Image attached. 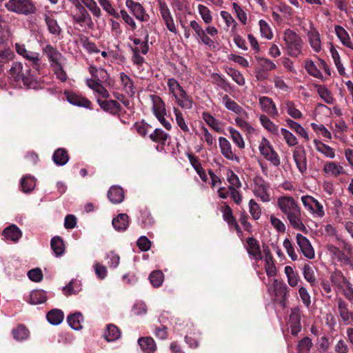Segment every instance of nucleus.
<instances>
[{
  "label": "nucleus",
  "mask_w": 353,
  "mask_h": 353,
  "mask_svg": "<svg viewBox=\"0 0 353 353\" xmlns=\"http://www.w3.org/2000/svg\"><path fill=\"white\" fill-rule=\"evenodd\" d=\"M277 207L286 216L292 228L301 232L307 231L303 221V212L294 197L288 195L278 197Z\"/></svg>",
  "instance_id": "1"
},
{
  "label": "nucleus",
  "mask_w": 353,
  "mask_h": 353,
  "mask_svg": "<svg viewBox=\"0 0 353 353\" xmlns=\"http://www.w3.org/2000/svg\"><path fill=\"white\" fill-rule=\"evenodd\" d=\"M43 54L47 57L49 63L52 68L57 78L61 81H66L68 75L63 68V56L50 44L46 45L42 49Z\"/></svg>",
  "instance_id": "2"
},
{
  "label": "nucleus",
  "mask_w": 353,
  "mask_h": 353,
  "mask_svg": "<svg viewBox=\"0 0 353 353\" xmlns=\"http://www.w3.org/2000/svg\"><path fill=\"white\" fill-rule=\"evenodd\" d=\"M283 40L285 42L284 49L288 56L296 58L303 54L304 41L296 32L290 29L285 30Z\"/></svg>",
  "instance_id": "3"
},
{
  "label": "nucleus",
  "mask_w": 353,
  "mask_h": 353,
  "mask_svg": "<svg viewBox=\"0 0 353 353\" xmlns=\"http://www.w3.org/2000/svg\"><path fill=\"white\" fill-rule=\"evenodd\" d=\"M5 7L10 12L26 16L34 14L37 11L32 0H8Z\"/></svg>",
  "instance_id": "4"
},
{
  "label": "nucleus",
  "mask_w": 353,
  "mask_h": 353,
  "mask_svg": "<svg viewBox=\"0 0 353 353\" xmlns=\"http://www.w3.org/2000/svg\"><path fill=\"white\" fill-rule=\"evenodd\" d=\"M17 53L28 61L33 69L39 71L41 68L42 57L39 52L28 50L24 43H16Z\"/></svg>",
  "instance_id": "5"
},
{
  "label": "nucleus",
  "mask_w": 353,
  "mask_h": 353,
  "mask_svg": "<svg viewBox=\"0 0 353 353\" xmlns=\"http://www.w3.org/2000/svg\"><path fill=\"white\" fill-rule=\"evenodd\" d=\"M9 75L15 81H21L24 85H28L32 79L31 70L29 68L24 70L23 63L19 61L12 63L9 70Z\"/></svg>",
  "instance_id": "6"
},
{
  "label": "nucleus",
  "mask_w": 353,
  "mask_h": 353,
  "mask_svg": "<svg viewBox=\"0 0 353 353\" xmlns=\"http://www.w3.org/2000/svg\"><path fill=\"white\" fill-rule=\"evenodd\" d=\"M259 150L261 154L273 165L279 166L281 164L280 157L278 153L274 150L270 141L265 137H262Z\"/></svg>",
  "instance_id": "7"
},
{
  "label": "nucleus",
  "mask_w": 353,
  "mask_h": 353,
  "mask_svg": "<svg viewBox=\"0 0 353 353\" xmlns=\"http://www.w3.org/2000/svg\"><path fill=\"white\" fill-rule=\"evenodd\" d=\"M301 200L304 208L314 218L321 219L325 216L323 205L313 196L303 195Z\"/></svg>",
  "instance_id": "8"
},
{
  "label": "nucleus",
  "mask_w": 353,
  "mask_h": 353,
  "mask_svg": "<svg viewBox=\"0 0 353 353\" xmlns=\"http://www.w3.org/2000/svg\"><path fill=\"white\" fill-rule=\"evenodd\" d=\"M252 191L254 196L259 198L262 202L268 203L270 201V185L261 177L255 178Z\"/></svg>",
  "instance_id": "9"
},
{
  "label": "nucleus",
  "mask_w": 353,
  "mask_h": 353,
  "mask_svg": "<svg viewBox=\"0 0 353 353\" xmlns=\"http://www.w3.org/2000/svg\"><path fill=\"white\" fill-rule=\"evenodd\" d=\"M159 10L161 16L168 30L172 33L176 34L177 30L170 12V10L164 0L159 1Z\"/></svg>",
  "instance_id": "10"
},
{
  "label": "nucleus",
  "mask_w": 353,
  "mask_h": 353,
  "mask_svg": "<svg viewBox=\"0 0 353 353\" xmlns=\"http://www.w3.org/2000/svg\"><path fill=\"white\" fill-rule=\"evenodd\" d=\"M219 145L221 154L228 160L239 163V157L232 150L230 141L225 137H221L219 139Z\"/></svg>",
  "instance_id": "11"
},
{
  "label": "nucleus",
  "mask_w": 353,
  "mask_h": 353,
  "mask_svg": "<svg viewBox=\"0 0 353 353\" xmlns=\"http://www.w3.org/2000/svg\"><path fill=\"white\" fill-rule=\"evenodd\" d=\"M296 243L305 257L312 259L314 258V250L312 248L310 241L301 234H297L296 236Z\"/></svg>",
  "instance_id": "12"
},
{
  "label": "nucleus",
  "mask_w": 353,
  "mask_h": 353,
  "mask_svg": "<svg viewBox=\"0 0 353 353\" xmlns=\"http://www.w3.org/2000/svg\"><path fill=\"white\" fill-rule=\"evenodd\" d=\"M327 253L334 260H336L344 265H352V261L349 256H347L343 251L339 248L332 244L326 245Z\"/></svg>",
  "instance_id": "13"
},
{
  "label": "nucleus",
  "mask_w": 353,
  "mask_h": 353,
  "mask_svg": "<svg viewBox=\"0 0 353 353\" xmlns=\"http://www.w3.org/2000/svg\"><path fill=\"white\" fill-rule=\"evenodd\" d=\"M259 103L261 110L268 115H270L272 117L279 116L276 105L271 98L265 96L259 97Z\"/></svg>",
  "instance_id": "14"
},
{
  "label": "nucleus",
  "mask_w": 353,
  "mask_h": 353,
  "mask_svg": "<svg viewBox=\"0 0 353 353\" xmlns=\"http://www.w3.org/2000/svg\"><path fill=\"white\" fill-rule=\"evenodd\" d=\"M190 27L194 32L195 37L202 43L210 47L214 45V41L206 34L205 32L196 21H190Z\"/></svg>",
  "instance_id": "15"
},
{
  "label": "nucleus",
  "mask_w": 353,
  "mask_h": 353,
  "mask_svg": "<svg viewBox=\"0 0 353 353\" xmlns=\"http://www.w3.org/2000/svg\"><path fill=\"white\" fill-rule=\"evenodd\" d=\"M246 250L252 259L258 261L262 259V253L259 241L253 238L249 237L246 240Z\"/></svg>",
  "instance_id": "16"
},
{
  "label": "nucleus",
  "mask_w": 353,
  "mask_h": 353,
  "mask_svg": "<svg viewBox=\"0 0 353 353\" xmlns=\"http://www.w3.org/2000/svg\"><path fill=\"white\" fill-rule=\"evenodd\" d=\"M301 313L299 308L294 307L291 309L288 323L292 335H297L301 330Z\"/></svg>",
  "instance_id": "17"
},
{
  "label": "nucleus",
  "mask_w": 353,
  "mask_h": 353,
  "mask_svg": "<svg viewBox=\"0 0 353 353\" xmlns=\"http://www.w3.org/2000/svg\"><path fill=\"white\" fill-rule=\"evenodd\" d=\"M307 38L310 46L312 50L316 53L321 52L323 48L321 37L319 32L316 29L312 28L307 32Z\"/></svg>",
  "instance_id": "18"
},
{
  "label": "nucleus",
  "mask_w": 353,
  "mask_h": 353,
  "mask_svg": "<svg viewBox=\"0 0 353 353\" xmlns=\"http://www.w3.org/2000/svg\"><path fill=\"white\" fill-rule=\"evenodd\" d=\"M293 159L299 171L303 174L307 171V158L305 151L302 147H297L293 151Z\"/></svg>",
  "instance_id": "19"
},
{
  "label": "nucleus",
  "mask_w": 353,
  "mask_h": 353,
  "mask_svg": "<svg viewBox=\"0 0 353 353\" xmlns=\"http://www.w3.org/2000/svg\"><path fill=\"white\" fill-rule=\"evenodd\" d=\"M88 71L92 78L86 79V80H92L97 83H108L109 74L105 69L101 67L96 68L90 65L88 68Z\"/></svg>",
  "instance_id": "20"
},
{
  "label": "nucleus",
  "mask_w": 353,
  "mask_h": 353,
  "mask_svg": "<svg viewBox=\"0 0 353 353\" xmlns=\"http://www.w3.org/2000/svg\"><path fill=\"white\" fill-rule=\"evenodd\" d=\"M77 9L79 13L73 16V21L81 26L87 25L89 28H92L93 25L92 18L86 9L82 5L77 7Z\"/></svg>",
  "instance_id": "21"
},
{
  "label": "nucleus",
  "mask_w": 353,
  "mask_h": 353,
  "mask_svg": "<svg viewBox=\"0 0 353 353\" xmlns=\"http://www.w3.org/2000/svg\"><path fill=\"white\" fill-rule=\"evenodd\" d=\"M126 7L131 10L134 16L139 21H145L148 20V15L145 14V10L141 3L134 2L132 0L125 1Z\"/></svg>",
  "instance_id": "22"
},
{
  "label": "nucleus",
  "mask_w": 353,
  "mask_h": 353,
  "mask_svg": "<svg viewBox=\"0 0 353 353\" xmlns=\"http://www.w3.org/2000/svg\"><path fill=\"white\" fill-rule=\"evenodd\" d=\"M263 252L265 254L264 268L265 273L268 277H274L276 275V268L271 252L268 247L263 248Z\"/></svg>",
  "instance_id": "23"
},
{
  "label": "nucleus",
  "mask_w": 353,
  "mask_h": 353,
  "mask_svg": "<svg viewBox=\"0 0 353 353\" xmlns=\"http://www.w3.org/2000/svg\"><path fill=\"white\" fill-rule=\"evenodd\" d=\"M54 13L53 12H48L44 14V19L50 33L55 36H59L61 32V29L57 20L54 19Z\"/></svg>",
  "instance_id": "24"
},
{
  "label": "nucleus",
  "mask_w": 353,
  "mask_h": 353,
  "mask_svg": "<svg viewBox=\"0 0 353 353\" xmlns=\"http://www.w3.org/2000/svg\"><path fill=\"white\" fill-rule=\"evenodd\" d=\"M323 172L326 176L336 177L344 172V169L339 163L334 161L326 162L323 168Z\"/></svg>",
  "instance_id": "25"
},
{
  "label": "nucleus",
  "mask_w": 353,
  "mask_h": 353,
  "mask_svg": "<svg viewBox=\"0 0 353 353\" xmlns=\"http://www.w3.org/2000/svg\"><path fill=\"white\" fill-rule=\"evenodd\" d=\"M223 103L228 110L233 112L237 115L248 117L247 112L236 101L231 99L227 94L224 95L223 97Z\"/></svg>",
  "instance_id": "26"
},
{
  "label": "nucleus",
  "mask_w": 353,
  "mask_h": 353,
  "mask_svg": "<svg viewBox=\"0 0 353 353\" xmlns=\"http://www.w3.org/2000/svg\"><path fill=\"white\" fill-rule=\"evenodd\" d=\"M334 32L343 46L353 50V41L351 39L349 33L343 27L339 25L335 26Z\"/></svg>",
  "instance_id": "27"
},
{
  "label": "nucleus",
  "mask_w": 353,
  "mask_h": 353,
  "mask_svg": "<svg viewBox=\"0 0 353 353\" xmlns=\"http://www.w3.org/2000/svg\"><path fill=\"white\" fill-rule=\"evenodd\" d=\"M330 280L336 292L345 287V283H347L348 281L343 274L339 270L332 272L330 274Z\"/></svg>",
  "instance_id": "28"
},
{
  "label": "nucleus",
  "mask_w": 353,
  "mask_h": 353,
  "mask_svg": "<svg viewBox=\"0 0 353 353\" xmlns=\"http://www.w3.org/2000/svg\"><path fill=\"white\" fill-rule=\"evenodd\" d=\"M337 301V310L342 321L345 323H349L352 317V312L349 311L348 303L342 298H339Z\"/></svg>",
  "instance_id": "29"
},
{
  "label": "nucleus",
  "mask_w": 353,
  "mask_h": 353,
  "mask_svg": "<svg viewBox=\"0 0 353 353\" xmlns=\"http://www.w3.org/2000/svg\"><path fill=\"white\" fill-rule=\"evenodd\" d=\"M67 99L70 103L74 105L83 107L88 109L92 108L91 101L81 95L74 93H69L67 94Z\"/></svg>",
  "instance_id": "30"
},
{
  "label": "nucleus",
  "mask_w": 353,
  "mask_h": 353,
  "mask_svg": "<svg viewBox=\"0 0 353 353\" xmlns=\"http://www.w3.org/2000/svg\"><path fill=\"white\" fill-rule=\"evenodd\" d=\"M149 97L152 102V110L155 117L161 114H166L165 103L159 96L150 94Z\"/></svg>",
  "instance_id": "31"
},
{
  "label": "nucleus",
  "mask_w": 353,
  "mask_h": 353,
  "mask_svg": "<svg viewBox=\"0 0 353 353\" xmlns=\"http://www.w3.org/2000/svg\"><path fill=\"white\" fill-rule=\"evenodd\" d=\"M110 201L114 204L121 203L124 199V191L118 185H112L108 192Z\"/></svg>",
  "instance_id": "32"
},
{
  "label": "nucleus",
  "mask_w": 353,
  "mask_h": 353,
  "mask_svg": "<svg viewBox=\"0 0 353 353\" xmlns=\"http://www.w3.org/2000/svg\"><path fill=\"white\" fill-rule=\"evenodd\" d=\"M174 99L177 105L182 109L190 110L193 107V99L187 94L185 90L177 96H176Z\"/></svg>",
  "instance_id": "33"
},
{
  "label": "nucleus",
  "mask_w": 353,
  "mask_h": 353,
  "mask_svg": "<svg viewBox=\"0 0 353 353\" xmlns=\"http://www.w3.org/2000/svg\"><path fill=\"white\" fill-rule=\"evenodd\" d=\"M3 235L6 241L17 242L22 236L21 230L15 225H11L4 229Z\"/></svg>",
  "instance_id": "34"
},
{
  "label": "nucleus",
  "mask_w": 353,
  "mask_h": 353,
  "mask_svg": "<svg viewBox=\"0 0 353 353\" xmlns=\"http://www.w3.org/2000/svg\"><path fill=\"white\" fill-rule=\"evenodd\" d=\"M119 77L122 90L128 94L133 96L135 94V88L133 81L125 72H121Z\"/></svg>",
  "instance_id": "35"
},
{
  "label": "nucleus",
  "mask_w": 353,
  "mask_h": 353,
  "mask_svg": "<svg viewBox=\"0 0 353 353\" xmlns=\"http://www.w3.org/2000/svg\"><path fill=\"white\" fill-rule=\"evenodd\" d=\"M97 103L103 110L110 112L111 114H117L121 110L120 104L114 100H101L97 99Z\"/></svg>",
  "instance_id": "36"
},
{
  "label": "nucleus",
  "mask_w": 353,
  "mask_h": 353,
  "mask_svg": "<svg viewBox=\"0 0 353 353\" xmlns=\"http://www.w3.org/2000/svg\"><path fill=\"white\" fill-rule=\"evenodd\" d=\"M259 121L261 125L269 132L274 135L279 134V128L272 122L266 114H261Z\"/></svg>",
  "instance_id": "37"
},
{
  "label": "nucleus",
  "mask_w": 353,
  "mask_h": 353,
  "mask_svg": "<svg viewBox=\"0 0 353 353\" xmlns=\"http://www.w3.org/2000/svg\"><path fill=\"white\" fill-rule=\"evenodd\" d=\"M87 86L96 92L99 97L107 99L110 97L109 92L102 85L103 83H97L92 80H85Z\"/></svg>",
  "instance_id": "38"
},
{
  "label": "nucleus",
  "mask_w": 353,
  "mask_h": 353,
  "mask_svg": "<svg viewBox=\"0 0 353 353\" xmlns=\"http://www.w3.org/2000/svg\"><path fill=\"white\" fill-rule=\"evenodd\" d=\"M138 343L144 353H154L157 350L155 341L152 337H141Z\"/></svg>",
  "instance_id": "39"
},
{
  "label": "nucleus",
  "mask_w": 353,
  "mask_h": 353,
  "mask_svg": "<svg viewBox=\"0 0 353 353\" xmlns=\"http://www.w3.org/2000/svg\"><path fill=\"white\" fill-rule=\"evenodd\" d=\"M52 159L57 165L62 166L68 162L69 155L65 149L59 148L54 151Z\"/></svg>",
  "instance_id": "40"
},
{
  "label": "nucleus",
  "mask_w": 353,
  "mask_h": 353,
  "mask_svg": "<svg viewBox=\"0 0 353 353\" xmlns=\"http://www.w3.org/2000/svg\"><path fill=\"white\" fill-rule=\"evenodd\" d=\"M67 321L71 328L74 330H80L83 327V316L81 312H75L68 316Z\"/></svg>",
  "instance_id": "41"
},
{
  "label": "nucleus",
  "mask_w": 353,
  "mask_h": 353,
  "mask_svg": "<svg viewBox=\"0 0 353 353\" xmlns=\"http://www.w3.org/2000/svg\"><path fill=\"white\" fill-rule=\"evenodd\" d=\"M314 143L316 150L325 157L330 159H334L335 157V151L332 148L323 143L321 141L314 140Z\"/></svg>",
  "instance_id": "42"
},
{
  "label": "nucleus",
  "mask_w": 353,
  "mask_h": 353,
  "mask_svg": "<svg viewBox=\"0 0 353 353\" xmlns=\"http://www.w3.org/2000/svg\"><path fill=\"white\" fill-rule=\"evenodd\" d=\"M112 223L116 230L124 231L128 226V216L126 214H119L113 219Z\"/></svg>",
  "instance_id": "43"
},
{
  "label": "nucleus",
  "mask_w": 353,
  "mask_h": 353,
  "mask_svg": "<svg viewBox=\"0 0 353 353\" xmlns=\"http://www.w3.org/2000/svg\"><path fill=\"white\" fill-rule=\"evenodd\" d=\"M48 322L54 325H59L63 320V312L59 309L51 310L46 315Z\"/></svg>",
  "instance_id": "44"
},
{
  "label": "nucleus",
  "mask_w": 353,
  "mask_h": 353,
  "mask_svg": "<svg viewBox=\"0 0 353 353\" xmlns=\"http://www.w3.org/2000/svg\"><path fill=\"white\" fill-rule=\"evenodd\" d=\"M330 52L331 53V56L334 61V63L337 68V70L340 75L344 76L345 74V70L341 61L339 53L334 48V46L332 45V43H330Z\"/></svg>",
  "instance_id": "45"
},
{
  "label": "nucleus",
  "mask_w": 353,
  "mask_h": 353,
  "mask_svg": "<svg viewBox=\"0 0 353 353\" xmlns=\"http://www.w3.org/2000/svg\"><path fill=\"white\" fill-rule=\"evenodd\" d=\"M121 336V332L119 328L113 325L109 324L107 325L106 330L104 332V337L108 341H114L119 339Z\"/></svg>",
  "instance_id": "46"
},
{
  "label": "nucleus",
  "mask_w": 353,
  "mask_h": 353,
  "mask_svg": "<svg viewBox=\"0 0 353 353\" xmlns=\"http://www.w3.org/2000/svg\"><path fill=\"white\" fill-rule=\"evenodd\" d=\"M29 303L38 305L44 303L47 299L46 292L42 290H35L30 294Z\"/></svg>",
  "instance_id": "47"
},
{
  "label": "nucleus",
  "mask_w": 353,
  "mask_h": 353,
  "mask_svg": "<svg viewBox=\"0 0 353 353\" xmlns=\"http://www.w3.org/2000/svg\"><path fill=\"white\" fill-rule=\"evenodd\" d=\"M51 248L54 255L58 257L61 256L65 252L63 241L59 236H54L51 239Z\"/></svg>",
  "instance_id": "48"
},
{
  "label": "nucleus",
  "mask_w": 353,
  "mask_h": 353,
  "mask_svg": "<svg viewBox=\"0 0 353 353\" xmlns=\"http://www.w3.org/2000/svg\"><path fill=\"white\" fill-rule=\"evenodd\" d=\"M285 121L288 126L292 130H293L296 134H298L305 139L309 140V135L306 130L299 123L290 119H287Z\"/></svg>",
  "instance_id": "49"
},
{
  "label": "nucleus",
  "mask_w": 353,
  "mask_h": 353,
  "mask_svg": "<svg viewBox=\"0 0 353 353\" xmlns=\"http://www.w3.org/2000/svg\"><path fill=\"white\" fill-rule=\"evenodd\" d=\"M20 185L23 192L29 193L34 189L36 186V180L32 176H26L21 179Z\"/></svg>",
  "instance_id": "50"
},
{
  "label": "nucleus",
  "mask_w": 353,
  "mask_h": 353,
  "mask_svg": "<svg viewBox=\"0 0 353 353\" xmlns=\"http://www.w3.org/2000/svg\"><path fill=\"white\" fill-rule=\"evenodd\" d=\"M285 110L289 116L294 119H300L303 117L301 112L296 108L295 103L291 101L284 103Z\"/></svg>",
  "instance_id": "51"
},
{
  "label": "nucleus",
  "mask_w": 353,
  "mask_h": 353,
  "mask_svg": "<svg viewBox=\"0 0 353 353\" xmlns=\"http://www.w3.org/2000/svg\"><path fill=\"white\" fill-rule=\"evenodd\" d=\"M81 290L80 281L72 279L67 285L63 288V292L65 295L76 294Z\"/></svg>",
  "instance_id": "52"
},
{
  "label": "nucleus",
  "mask_w": 353,
  "mask_h": 353,
  "mask_svg": "<svg viewBox=\"0 0 353 353\" xmlns=\"http://www.w3.org/2000/svg\"><path fill=\"white\" fill-rule=\"evenodd\" d=\"M305 69L307 72L317 79H323V74L317 68L316 65L311 59H307L305 61Z\"/></svg>",
  "instance_id": "53"
},
{
  "label": "nucleus",
  "mask_w": 353,
  "mask_h": 353,
  "mask_svg": "<svg viewBox=\"0 0 353 353\" xmlns=\"http://www.w3.org/2000/svg\"><path fill=\"white\" fill-rule=\"evenodd\" d=\"M285 274L288 278V283L291 287H296L299 281V276L294 272L291 266H285L284 269Z\"/></svg>",
  "instance_id": "54"
},
{
  "label": "nucleus",
  "mask_w": 353,
  "mask_h": 353,
  "mask_svg": "<svg viewBox=\"0 0 353 353\" xmlns=\"http://www.w3.org/2000/svg\"><path fill=\"white\" fill-rule=\"evenodd\" d=\"M189 159L192 166L196 170V173L199 174L201 180L204 182H206L208 180V176L205 174V172L203 168L199 161L192 156H190Z\"/></svg>",
  "instance_id": "55"
},
{
  "label": "nucleus",
  "mask_w": 353,
  "mask_h": 353,
  "mask_svg": "<svg viewBox=\"0 0 353 353\" xmlns=\"http://www.w3.org/2000/svg\"><path fill=\"white\" fill-rule=\"evenodd\" d=\"M169 137L168 134L165 133L161 129L157 128L150 134V138L154 142L165 145Z\"/></svg>",
  "instance_id": "56"
},
{
  "label": "nucleus",
  "mask_w": 353,
  "mask_h": 353,
  "mask_svg": "<svg viewBox=\"0 0 353 353\" xmlns=\"http://www.w3.org/2000/svg\"><path fill=\"white\" fill-rule=\"evenodd\" d=\"M228 130L231 136L232 141L240 149H243L245 146L244 140L239 131L232 127H229Z\"/></svg>",
  "instance_id": "57"
},
{
  "label": "nucleus",
  "mask_w": 353,
  "mask_h": 353,
  "mask_svg": "<svg viewBox=\"0 0 353 353\" xmlns=\"http://www.w3.org/2000/svg\"><path fill=\"white\" fill-rule=\"evenodd\" d=\"M173 112L176 122L180 129L184 132L190 133V128L183 118L182 112L176 108H174Z\"/></svg>",
  "instance_id": "58"
},
{
  "label": "nucleus",
  "mask_w": 353,
  "mask_h": 353,
  "mask_svg": "<svg viewBox=\"0 0 353 353\" xmlns=\"http://www.w3.org/2000/svg\"><path fill=\"white\" fill-rule=\"evenodd\" d=\"M243 116H238L235 118V123L237 126H239L241 130L247 132L249 134H254L256 132L255 128L245 119H244Z\"/></svg>",
  "instance_id": "59"
},
{
  "label": "nucleus",
  "mask_w": 353,
  "mask_h": 353,
  "mask_svg": "<svg viewBox=\"0 0 353 353\" xmlns=\"http://www.w3.org/2000/svg\"><path fill=\"white\" fill-rule=\"evenodd\" d=\"M167 85L174 98L184 90L180 83L173 78L168 79Z\"/></svg>",
  "instance_id": "60"
},
{
  "label": "nucleus",
  "mask_w": 353,
  "mask_h": 353,
  "mask_svg": "<svg viewBox=\"0 0 353 353\" xmlns=\"http://www.w3.org/2000/svg\"><path fill=\"white\" fill-rule=\"evenodd\" d=\"M303 275L304 279L310 283L311 285H314L316 283V278L313 267L310 264H305L303 268Z\"/></svg>",
  "instance_id": "61"
},
{
  "label": "nucleus",
  "mask_w": 353,
  "mask_h": 353,
  "mask_svg": "<svg viewBox=\"0 0 353 353\" xmlns=\"http://www.w3.org/2000/svg\"><path fill=\"white\" fill-rule=\"evenodd\" d=\"M149 279L154 287L158 288L162 285L164 275L161 270H154L150 273Z\"/></svg>",
  "instance_id": "62"
},
{
  "label": "nucleus",
  "mask_w": 353,
  "mask_h": 353,
  "mask_svg": "<svg viewBox=\"0 0 353 353\" xmlns=\"http://www.w3.org/2000/svg\"><path fill=\"white\" fill-rule=\"evenodd\" d=\"M12 335L15 340L23 341L29 336V331L23 325H19L12 330Z\"/></svg>",
  "instance_id": "63"
},
{
  "label": "nucleus",
  "mask_w": 353,
  "mask_h": 353,
  "mask_svg": "<svg viewBox=\"0 0 353 353\" xmlns=\"http://www.w3.org/2000/svg\"><path fill=\"white\" fill-rule=\"evenodd\" d=\"M200 138L203 141H205L207 145L210 147L216 146V140L213 136L210 134L208 130L203 126L201 128Z\"/></svg>",
  "instance_id": "64"
}]
</instances>
